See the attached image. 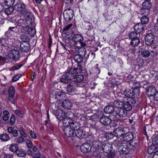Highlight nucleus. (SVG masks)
<instances>
[{
    "mask_svg": "<svg viewBox=\"0 0 158 158\" xmlns=\"http://www.w3.org/2000/svg\"><path fill=\"white\" fill-rule=\"evenodd\" d=\"M23 15L24 19H20L17 21V27L21 29V32L33 36L35 34L36 31L31 13L29 12L24 11Z\"/></svg>",
    "mask_w": 158,
    "mask_h": 158,
    "instance_id": "1",
    "label": "nucleus"
},
{
    "mask_svg": "<svg viewBox=\"0 0 158 158\" xmlns=\"http://www.w3.org/2000/svg\"><path fill=\"white\" fill-rule=\"evenodd\" d=\"M93 147L98 150H102L104 152L109 153L112 149L111 144L106 142L102 146V143L99 140H97L93 143Z\"/></svg>",
    "mask_w": 158,
    "mask_h": 158,
    "instance_id": "2",
    "label": "nucleus"
},
{
    "mask_svg": "<svg viewBox=\"0 0 158 158\" xmlns=\"http://www.w3.org/2000/svg\"><path fill=\"white\" fill-rule=\"evenodd\" d=\"M77 71L76 69H70V80L76 83H80L84 79V76L82 75H76Z\"/></svg>",
    "mask_w": 158,
    "mask_h": 158,
    "instance_id": "3",
    "label": "nucleus"
},
{
    "mask_svg": "<svg viewBox=\"0 0 158 158\" xmlns=\"http://www.w3.org/2000/svg\"><path fill=\"white\" fill-rule=\"evenodd\" d=\"M64 39L66 40V44H65L62 42H60L61 46L66 50L68 48V44L69 42V24L66 27L63 29L62 33Z\"/></svg>",
    "mask_w": 158,
    "mask_h": 158,
    "instance_id": "4",
    "label": "nucleus"
},
{
    "mask_svg": "<svg viewBox=\"0 0 158 158\" xmlns=\"http://www.w3.org/2000/svg\"><path fill=\"white\" fill-rule=\"evenodd\" d=\"M69 114L68 112H64V116L63 119V123L64 126L65 127L63 129V131L65 135L68 137L69 136V131L68 130L69 125Z\"/></svg>",
    "mask_w": 158,
    "mask_h": 158,
    "instance_id": "5",
    "label": "nucleus"
},
{
    "mask_svg": "<svg viewBox=\"0 0 158 158\" xmlns=\"http://www.w3.org/2000/svg\"><path fill=\"white\" fill-rule=\"evenodd\" d=\"M134 101L132 98H125L123 100V103L122 108L124 109L127 112L131 110L132 109V105Z\"/></svg>",
    "mask_w": 158,
    "mask_h": 158,
    "instance_id": "6",
    "label": "nucleus"
},
{
    "mask_svg": "<svg viewBox=\"0 0 158 158\" xmlns=\"http://www.w3.org/2000/svg\"><path fill=\"white\" fill-rule=\"evenodd\" d=\"M8 56L10 59L14 61H17L19 60L20 54L18 50L14 49L9 52Z\"/></svg>",
    "mask_w": 158,
    "mask_h": 158,
    "instance_id": "7",
    "label": "nucleus"
},
{
    "mask_svg": "<svg viewBox=\"0 0 158 158\" xmlns=\"http://www.w3.org/2000/svg\"><path fill=\"white\" fill-rule=\"evenodd\" d=\"M80 49V51H82V53L81 54L76 55L73 57L74 60L77 63H81L82 62L83 57L86 54V49L85 48H82Z\"/></svg>",
    "mask_w": 158,
    "mask_h": 158,
    "instance_id": "8",
    "label": "nucleus"
},
{
    "mask_svg": "<svg viewBox=\"0 0 158 158\" xmlns=\"http://www.w3.org/2000/svg\"><path fill=\"white\" fill-rule=\"evenodd\" d=\"M149 1H145L142 4V12H145V13H143L145 15H148L150 13L149 9L151 8L152 4Z\"/></svg>",
    "mask_w": 158,
    "mask_h": 158,
    "instance_id": "9",
    "label": "nucleus"
},
{
    "mask_svg": "<svg viewBox=\"0 0 158 158\" xmlns=\"http://www.w3.org/2000/svg\"><path fill=\"white\" fill-rule=\"evenodd\" d=\"M127 114V112L123 108L118 109L115 111L114 114L115 117L116 118L124 117Z\"/></svg>",
    "mask_w": 158,
    "mask_h": 158,
    "instance_id": "10",
    "label": "nucleus"
},
{
    "mask_svg": "<svg viewBox=\"0 0 158 158\" xmlns=\"http://www.w3.org/2000/svg\"><path fill=\"white\" fill-rule=\"evenodd\" d=\"M9 100L13 104H15L14 95L15 94V89L13 86L10 87L8 90Z\"/></svg>",
    "mask_w": 158,
    "mask_h": 158,
    "instance_id": "11",
    "label": "nucleus"
},
{
    "mask_svg": "<svg viewBox=\"0 0 158 158\" xmlns=\"http://www.w3.org/2000/svg\"><path fill=\"white\" fill-rule=\"evenodd\" d=\"M92 148L91 145L88 143L83 144L80 146V150L83 153H86L90 152Z\"/></svg>",
    "mask_w": 158,
    "mask_h": 158,
    "instance_id": "12",
    "label": "nucleus"
},
{
    "mask_svg": "<svg viewBox=\"0 0 158 158\" xmlns=\"http://www.w3.org/2000/svg\"><path fill=\"white\" fill-rule=\"evenodd\" d=\"M125 131L123 127H118L114 131V135L118 137L123 136L125 134Z\"/></svg>",
    "mask_w": 158,
    "mask_h": 158,
    "instance_id": "13",
    "label": "nucleus"
},
{
    "mask_svg": "<svg viewBox=\"0 0 158 158\" xmlns=\"http://www.w3.org/2000/svg\"><path fill=\"white\" fill-rule=\"evenodd\" d=\"M14 10L16 11L22 12L25 9L24 3L21 2H17L14 6Z\"/></svg>",
    "mask_w": 158,
    "mask_h": 158,
    "instance_id": "14",
    "label": "nucleus"
},
{
    "mask_svg": "<svg viewBox=\"0 0 158 158\" xmlns=\"http://www.w3.org/2000/svg\"><path fill=\"white\" fill-rule=\"evenodd\" d=\"M100 122L102 124L107 126L111 123L112 120L108 116H102L100 118Z\"/></svg>",
    "mask_w": 158,
    "mask_h": 158,
    "instance_id": "15",
    "label": "nucleus"
},
{
    "mask_svg": "<svg viewBox=\"0 0 158 158\" xmlns=\"http://www.w3.org/2000/svg\"><path fill=\"white\" fill-rule=\"evenodd\" d=\"M130 148H129L128 146L124 144H123L122 147L120 148L118 150L120 154L126 155L128 153Z\"/></svg>",
    "mask_w": 158,
    "mask_h": 158,
    "instance_id": "16",
    "label": "nucleus"
},
{
    "mask_svg": "<svg viewBox=\"0 0 158 158\" xmlns=\"http://www.w3.org/2000/svg\"><path fill=\"white\" fill-rule=\"evenodd\" d=\"M113 144L118 149L122 147V145L124 143L122 139L119 138H118L114 140Z\"/></svg>",
    "mask_w": 158,
    "mask_h": 158,
    "instance_id": "17",
    "label": "nucleus"
},
{
    "mask_svg": "<svg viewBox=\"0 0 158 158\" xmlns=\"http://www.w3.org/2000/svg\"><path fill=\"white\" fill-rule=\"evenodd\" d=\"M20 48L23 52H27L30 49L29 44L28 42H23L20 44Z\"/></svg>",
    "mask_w": 158,
    "mask_h": 158,
    "instance_id": "18",
    "label": "nucleus"
},
{
    "mask_svg": "<svg viewBox=\"0 0 158 158\" xmlns=\"http://www.w3.org/2000/svg\"><path fill=\"white\" fill-rule=\"evenodd\" d=\"M154 38L153 35L151 34L147 35L145 37V44L147 45H150L152 44Z\"/></svg>",
    "mask_w": 158,
    "mask_h": 158,
    "instance_id": "19",
    "label": "nucleus"
},
{
    "mask_svg": "<svg viewBox=\"0 0 158 158\" xmlns=\"http://www.w3.org/2000/svg\"><path fill=\"white\" fill-rule=\"evenodd\" d=\"M133 134L131 132H128L123 136V139L125 142H130L133 139Z\"/></svg>",
    "mask_w": 158,
    "mask_h": 158,
    "instance_id": "20",
    "label": "nucleus"
},
{
    "mask_svg": "<svg viewBox=\"0 0 158 158\" xmlns=\"http://www.w3.org/2000/svg\"><path fill=\"white\" fill-rule=\"evenodd\" d=\"M144 26L141 23H138L135 25L134 29L135 31L138 33L142 32L144 30Z\"/></svg>",
    "mask_w": 158,
    "mask_h": 158,
    "instance_id": "21",
    "label": "nucleus"
},
{
    "mask_svg": "<svg viewBox=\"0 0 158 158\" xmlns=\"http://www.w3.org/2000/svg\"><path fill=\"white\" fill-rule=\"evenodd\" d=\"M156 89L155 87L151 86L148 88L146 92V94L148 96L150 97L154 95L156 93Z\"/></svg>",
    "mask_w": 158,
    "mask_h": 158,
    "instance_id": "22",
    "label": "nucleus"
},
{
    "mask_svg": "<svg viewBox=\"0 0 158 158\" xmlns=\"http://www.w3.org/2000/svg\"><path fill=\"white\" fill-rule=\"evenodd\" d=\"M76 136L78 138H82L85 135V132L82 129H78L74 131Z\"/></svg>",
    "mask_w": 158,
    "mask_h": 158,
    "instance_id": "23",
    "label": "nucleus"
},
{
    "mask_svg": "<svg viewBox=\"0 0 158 158\" xmlns=\"http://www.w3.org/2000/svg\"><path fill=\"white\" fill-rule=\"evenodd\" d=\"M70 123L71 122H70ZM70 128L72 129V132L71 133L72 135H73V131H75L76 130L80 128V123L78 122H73V123H72L71 124H70Z\"/></svg>",
    "mask_w": 158,
    "mask_h": 158,
    "instance_id": "24",
    "label": "nucleus"
},
{
    "mask_svg": "<svg viewBox=\"0 0 158 158\" xmlns=\"http://www.w3.org/2000/svg\"><path fill=\"white\" fill-rule=\"evenodd\" d=\"M158 150V148L157 147L154 145H152L148 148L147 152L148 154L153 155Z\"/></svg>",
    "mask_w": 158,
    "mask_h": 158,
    "instance_id": "25",
    "label": "nucleus"
},
{
    "mask_svg": "<svg viewBox=\"0 0 158 158\" xmlns=\"http://www.w3.org/2000/svg\"><path fill=\"white\" fill-rule=\"evenodd\" d=\"M83 39V38L81 35L75 34L73 37V41L75 43L80 42Z\"/></svg>",
    "mask_w": 158,
    "mask_h": 158,
    "instance_id": "26",
    "label": "nucleus"
},
{
    "mask_svg": "<svg viewBox=\"0 0 158 158\" xmlns=\"http://www.w3.org/2000/svg\"><path fill=\"white\" fill-rule=\"evenodd\" d=\"M114 110V107L111 106L109 105L106 106L104 109L105 113L108 114H111L113 112Z\"/></svg>",
    "mask_w": 158,
    "mask_h": 158,
    "instance_id": "27",
    "label": "nucleus"
},
{
    "mask_svg": "<svg viewBox=\"0 0 158 158\" xmlns=\"http://www.w3.org/2000/svg\"><path fill=\"white\" fill-rule=\"evenodd\" d=\"M64 76H63L60 80V81L61 82L66 84L68 83L69 81V73L67 72L65 74Z\"/></svg>",
    "mask_w": 158,
    "mask_h": 158,
    "instance_id": "28",
    "label": "nucleus"
},
{
    "mask_svg": "<svg viewBox=\"0 0 158 158\" xmlns=\"http://www.w3.org/2000/svg\"><path fill=\"white\" fill-rule=\"evenodd\" d=\"M124 94L127 98H131V97L134 96V93L130 89H125Z\"/></svg>",
    "mask_w": 158,
    "mask_h": 158,
    "instance_id": "29",
    "label": "nucleus"
},
{
    "mask_svg": "<svg viewBox=\"0 0 158 158\" xmlns=\"http://www.w3.org/2000/svg\"><path fill=\"white\" fill-rule=\"evenodd\" d=\"M123 103V102L119 100H115L113 102V105L114 106L118 108V109L122 108Z\"/></svg>",
    "mask_w": 158,
    "mask_h": 158,
    "instance_id": "30",
    "label": "nucleus"
},
{
    "mask_svg": "<svg viewBox=\"0 0 158 158\" xmlns=\"http://www.w3.org/2000/svg\"><path fill=\"white\" fill-rule=\"evenodd\" d=\"M10 137L6 133H4L0 135V139L2 141L6 142L9 140Z\"/></svg>",
    "mask_w": 158,
    "mask_h": 158,
    "instance_id": "31",
    "label": "nucleus"
},
{
    "mask_svg": "<svg viewBox=\"0 0 158 158\" xmlns=\"http://www.w3.org/2000/svg\"><path fill=\"white\" fill-rule=\"evenodd\" d=\"M63 16L64 19L67 21H69V8L65 10L63 12Z\"/></svg>",
    "mask_w": 158,
    "mask_h": 158,
    "instance_id": "32",
    "label": "nucleus"
},
{
    "mask_svg": "<svg viewBox=\"0 0 158 158\" xmlns=\"http://www.w3.org/2000/svg\"><path fill=\"white\" fill-rule=\"evenodd\" d=\"M18 149V146L16 144H11L9 147L10 150L13 152H17Z\"/></svg>",
    "mask_w": 158,
    "mask_h": 158,
    "instance_id": "33",
    "label": "nucleus"
},
{
    "mask_svg": "<svg viewBox=\"0 0 158 158\" xmlns=\"http://www.w3.org/2000/svg\"><path fill=\"white\" fill-rule=\"evenodd\" d=\"M139 43L140 40L139 39H134L131 40V44L132 46L135 47L138 45Z\"/></svg>",
    "mask_w": 158,
    "mask_h": 158,
    "instance_id": "34",
    "label": "nucleus"
},
{
    "mask_svg": "<svg viewBox=\"0 0 158 158\" xmlns=\"http://www.w3.org/2000/svg\"><path fill=\"white\" fill-rule=\"evenodd\" d=\"M17 155L20 157H24L26 155V152L22 149L18 150L16 152Z\"/></svg>",
    "mask_w": 158,
    "mask_h": 158,
    "instance_id": "35",
    "label": "nucleus"
},
{
    "mask_svg": "<svg viewBox=\"0 0 158 158\" xmlns=\"http://www.w3.org/2000/svg\"><path fill=\"white\" fill-rule=\"evenodd\" d=\"M14 10V7L12 6H9V7L5 9V12L7 15H10L13 12Z\"/></svg>",
    "mask_w": 158,
    "mask_h": 158,
    "instance_id": "36",
    "label": "nucleus"
},
{
    "mask_svg": "<svg viewBox=\"0 0 158 158\" xmlns=\"http://www.w3.org/2000/svg\"><path fill=\"white\" fill-rule=\"evenodd\" d=\"M15 0H4V4L8 6H12L15 3Z\"/></svg>",
    "mask_w": 158,
    "mask_h": 158,
    "instance_id": "37",
    "label": "nucleus"
},
{
    "mask_svg": "<svg viewBox=\"0 0 158 158\" xmlns=\"http://www.w3.org/2000/svg\"><path fill=\"white\" fill-rule=\"evenodd\" d=\"M141 23L142 24H146L149 21V18L146 16H143L140 19Z\"/></svg>",
    "mask_w": 158,
    "mask_h": 158,
    "instance_id": "38",
    "label": "nucleus"
},
{
    "mask_svg": "<svg viewBox=\"0 0 158 158\" xmlns=\"http://www.w3.org/2000/svg\"><path fill=\"white\" fill-rule=\"evenodd\" d=\"M137 33L135 31L130 32L129 35V38L132 40L134 39L137 38Z\"/></svg>",
    "mask_w": 158,
    "mask_h": 158,
    "instance_id": "39",
    "label": "nucleus"
},
{
    "mask_svg": "<svg viewBox=\"0 0 158 158\" xmlns=\"http://www.w3.org/2000/svg\"><path fill=\"white\" fill-rule=\"evenodd\" d=\"M20 39L23 41V42H27L29 39L28 36L26 35L22 34L20 36Z\"/></svg>",
    "mask_w": 158,
    "mask_h": 158,
    "instance_id": "40",
    "label": "nucleus"
},
{
    "mask_svg": "<svg viewBox=\"0 0 158 158\" xmlns=\"http://www.w3.org/2000/svg\"><path fill=\"white\" fill-rule=\"evenodd\" d=\"M150 55L149 52L145 50L141 51V55L142 56L144 57H148Z\"/></svg>",
    "mask_w": 158,
    "mask_h": 158,
    "instance_id": "41",
    "label": "nucleus"
},
{
    "mask_svg": "<svg viewBox=\"0 0 158 158\" xmlns=\"http://www.w3.org/2000/svg\"><path fill=\"white\" fill-rule=\"evenodd\" d=\"M129 143V148L131 149H134L135 147L136 146V144L135 142L134 141H131Z\"/></svg>",
    "mask_w": 158,
    "mask_h": 158,
    "instance_id": "42",
    "label": "nucleus"
},
{
    "mask_svg": "<svg viewBox=\"0 0 158 158\" xmlns=\"http://www.w3.org/2000/svg\"><path fill=\"white\" fill-rule=\"evenodd\" d=\"M23 65V64H21L18 65L14 66L10 68V70L11 71H14L18 70L22 67Z\"/></svg>",
    "mask_w": 158,
    "mask_h": 158,
    "instance_id": "43",
    "label": "nucleus"
},
{
    "mask_svg": "<svg viewBox=\"0 0 158 158\" xmlns=\"http://www.w3.org/2000/svg\"><path fill=\"white\" fill-rule=\"evenodd\" d=\"M22 76L21 74H19L13 77L12 79V81L14 82L17 81L19 79L20 77Z\"/></svg>",
    "mask_w": 158,
    "mask_h": 158,
    "instance_id": "44",
    "label": "nucleus"
},
{
    "mask_svg": "<svg viewBox=\"0 0 158 158\" xmlns=\"http://www.w3.org/2000/svg\"><path fill=\"white\" fill-rule=\"evenodd\" d=\"M15 117L14 115L12 114L10 119V123L11 125H13L15 122Z\"/></svg>",
    "mask_w": 158,
    "mask_h": 158,
    "instance_id": "45",
    "label": "nucleus"
},
{
    "mask_svg": "<svg viewBox=\"0 0 158 158\" xmlns=\"http://www.w3.org/2000/svg\"><path fill=\"white\" fill-rule=\"evenodd\" d=\"M134 93V96L136 95V96H139V88H134L133 90H132Z\"/></svg>",
    "mask_w": 158,
    "mask_h": 158,
    "instance_id": "46",
    "label": "nucleus"
},
{
    "mask_svg": "<svg viewBox=\"0 0 158 158\" xmlns=\"http://www.w3.org/2000/svg\"><path fill=\"white\" fill-rule=\"evenodd\" d=\"M27 146V148L29 149L31 148L32 147V143L30 140H27L26 142Z\"/></svg>",
    "mask_w": 158,
    "mask_h": 158,
    "instance_id": "47",
    "label": "nucleus"
},
{
    "mask_svg": "<svg viewBox=\"0 0 158 158\" xmlns=\"http://www.w3.org/2000/svg\"><path fill=\"white\" fill-rule=\"evenodd\" d=\"M12 134L13 135L14 137H17L18 135V131L17 130L15 129L14 128L13 129V130L12 131V133H10Z\"/></svg>",
    "mask_w": 158,
    "mask_h": 158,
    "instance_id": "48",
    "label": "nucleus"
},
{
    "mask_svg": "<svg viewBox=\"0 0 158 158\" xmlns=\"http://www.w3.org/2000/svg\"><path fill=\"white\" fill-rule=\"evenodd\" d=\"M24 139L22 136H19L17 139V141L18 143H21L24 141Z\"/></svg>",
    "mask_w": 158,
    "mask_h": 158,
    "instance_id": "49",
    "label": "nucleus"
},
{
    "mask_svg": "<svg viewBox=\"0 0 158 158\" xmlns=\"http://www.w3.org/2000/svg\"><path fill=\"white\" fill-rule=\"evenodd\" d=\"M106 138L108 139H111L113 137V135L111 132L108 133L106 135Z\"/></svg>",
    "mask_w": 158,
    "mask_h": 158,
    "instance_id": "50",
    "label": "nucleus"
},
{
    "mask_svg": "<svg viewBox=\"0 0 158 158\" xmlns=\"http://www.w3.org/2000/svg\"><path fill=\"white\" fill-rule=\"evenodd\" d=\"M153 143L155 144H158V137H154L152 140Z\"/></svg>",
    "mask_w": 158,
    "mask_h": 158,
    "instance_id": "51",
    "label": "nucleus"
},
{
    "mask_svg": "<svg viewBox=\"0 0 158 158\" xmlns=\"http://www.w3.org/2000/svg\"><path fill=\"white\" fill-rule=\"evenodd\" d=\"M30 135L33 139H35L36 138V136L35 133L34 131H30Z\"/></svg>",
    "mask_w": 158,
    "mask_h": 158,
    "instance_id": "52",
    "label": "nucleus"
},
{
    "mask_svg": "<svg viewBox=\"0 0 158 158\" xmlns=\"http://www.w3.org/2000/svg\"><path fill=\"white\" fill-rule=\"evenodd\" d=\"M13 156L12 155L9 154H4V158H13Z\"/></svg>",
    "mask_w": 158,
    "mask_h": 158,
    "instance_id": "53",
    "label": "nucleus"
},
{
    "mask_svg": "<svg viewBox=\"0 0 158 158\" xmlns=\"http://www.w3.org/2000/svg\"><path fill=\"white\" fill-rule=\"evenodd\" d=\"M15 113L19 117H22V114L21 113V111L18 110H16L15 111Z\"/></svg>",
    "mask_w": 158,
    "mask_h": 158,
    "instance_id": "54",
    "label": "nucleus"
},
{
    "mask_svg": "<svg viewBox=\"0 0 158 158\" xmlns=\"http://www.w3.org/2000/svg\"><path fill=\"white\" fill-rule=\"evenodd\" d=\"M5 42V40L4 38H2L0 39V44H1V45L3 46H5V44H4Z\"/></svg>",
    "mask_w": 158,
    "mask_h": 158,
    "instance_id": "55",
    "label": "nucleus"
},
{
    "mask_svg": "<svg viewBox=\"0 0 158 158\" xmlns=\"http://www.w3.org/2000/svg\"><path fill=\"white\" fill-rule=\"evenodd\" d=\"M14 128V127H9L7 128L8 132L10 133H12Z\"/></svg>",
    "mask_w": 158,
    "mask_h": 158,
    "instance_id": "56",
    "label": "nucleus"
},
{
    "mask_svg": "<svg viewBox=\"0 0 158 158\" xmlns=\"http://www.w3.org/2000/svg\"><path fill=\"white\" fill-rule=\"evenodd\" d=\"M154 97L155 100L158 101V91L155 93Z\"/></svg>",
    "mask_w": 158,
    "mask_h": 158,
    "instance_id": "57",
    "label": "nucleus"
},
{
    "mask_svg": "<svg viewBox=\"0 0 158 158\" xmlns=\"http://www.w3.org/2000/svg\"><path fill=\"white\" fill-rule=\"evenodd\" d=\"M62 95V94L61 92H58L56 94V98H57L60 99Z\"/></svg>",
    "mask_w": 158,
    "mask_h": 158,
    "instance_id": "58",
    "label": "nucleus"
},
{
    "mask_svg": "<svg viewBox=\"0 0 158 158\" xmlns=\"http://www.w3.org/2000/svg\"><path fill=\"white\" fill-rule=\"evenodd\" d=\"M52 39L51 37H50L49 42H48V48H50L51 47V45L52 44Z\"/></svg>",
    "mask_w": 158,
    "mask_h": 158,
    "instance_id": "59",
    "label": "nucleus"
},
{
    "mask_svg": "<svg viewBox=\"0 0 158 158\" xmlns=\"http://www.w3.org/2000/svg\"><path fill=\"white\" fill-rule=\"evenodd\" d=\"M4 10V7L0 3V12H3Z\"/></svg>",
    "mask_w": 158,
    "mask_h": 158,
    "instance_id": "60",
    "label": "nucleus"
},
{
    "mask_svg": "<svg viewBox=\"0 0 158 158\" xmlns=\"http://www.w3.org/2000/svg\"><path fill=\"white\" fill-rule=\"evenodd\" d=\"M152 158H158V152H157L153 154Z\"/></svg>",
    "mask_w": 158,
    "mask_h": 158,
    "instance_id": "61",
    "label": "nucleus"
},
{
    "mask_svg": "<svg viewBox=\"0 0 158 158\" xmlns=\"http://www.w3.org/2000/svg\"><path fill=\"white\" fill-rule=\"evenodd\" d=\"M9 116L8 115H4L2 117V118L4 121H7L9 119Z\"/></svg>",
    "mask_w": 158,
    "mask_h": 158,
    "instance_id": "62",
    "label": "nucleus"
},
{
    "mask_svg": "<svg viewBox=\"0 0 158 158\" xmlns=\"http://www.w3.org/2000/svg\"><path fill=\"white\" fill-rule=\"evenodd\" d=\"M40 153H38L36 154L34 156V158H40Z\"/></svg>",
    "mask_w": 158,
    "mask_h": 158,
    "instance_id": "63",
    "label": "nucleus"
},
{
    "mask_svg": "<svg viewBox=\"0 0 158 158\" xmlns=\"http://www.w3.org/2000/svg\"><path fill=\"white\" fill-rule=\"evenodd\" d=\"M56 117L57 119L59 121H61L62 118L61 116V114L57 115V116Z\"/></svg>",
    "mask_w": 158,
    "mask_h": 158,
    "instance_id": "64",
    "label": "nucleus"
}]
</instances>
